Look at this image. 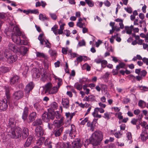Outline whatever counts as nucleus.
<instances>
[{"label": "nucleus", "instance_id": "obj_1", "mask_svg": "<svg viewBox=\"0 0 148 148\" xmlns=\"http://www.w3.org/2000/svg\"><path fill=\"white\" fill-rule=\"evenodd\" d=\"M12 31L14 33H12L11 38L14 42L19 45H27V43L26 40H21V39L20 36L21 35V32L18 26L16 25L13 27Z\"/></svg>", "mask_w": 148, "mask_h": 148}, {"label": "nucleus", "instance_id": "obj_2", "mask_svg": "<svg viewBox=\"0 0 148 148\" xmlns=\"http://www.w3.org/2000/svg\"><path fill=\"white\" fill-rule=\"evenodd\" d=\"M4 89L5 90L6 98H3L0 100V112L5 111L7 109L8 105L7 100L10 98V88L6 86H4Z\"/></svg>", "mask_w": 148, "mask_h": 148}, {"label": "nucleus", "instance_id": "obj_3", "mask_svg": "<svg viewBox=\"0 0 148 148\" xmlns=\"http://www.w3.org/2000/svg\"><path fill=\"white\" fill-rule=\"evenodd\" d=\"M92 137L91 140V143L93 145L97 146L99 145L102 140L103 135L101 131H96L92 134Z\"/></svg>", "mask_w": 148, "mask_h": 148}, {"label": "nucleus", "instance_id": "obj_4", "mask_svg": "<svg viewBox=\"0 0 148 148\" xmlns=\"http://www.w3.org/2000/svg\"><path fill=\"white\" fill-rule=\"evenodd\" d=\"M43 89L45 93H48L50 94H55L58 90L57 87H53L52 84L50 82H48L45 84Z\"/></svg>", "mask_w": 148, "mask_h": 148}, {"label": "nucleus", "instance_id": "obj_5", "mask_svg": "<svg viewBox=\"0 0 148 148\" xmlns=\"http://www.w3.org/2000/svg\"><path fill=\"white\" fill-rule=\"evenodd\" d=\"M4 56L7 59V61L9 63H12L15 62L17 59V56L16 55H11V52L8 49H5L4 52Z\"/></svg>", "mask_w": 148, "mask_h": 148}, {"label": "nucleus", "instance_id": "obj_6", "mask_svg": "<svg viewBox=\"0 0 148 148\" xmlns=\"http://www.w3.org/2000/svg\"><path fill=\"white\" fill-rule=\"evenodd\" d=\"M24 96L23 91L21 90L17 91L14 93L13 97L14 99V104L15 106L18 105L17 101L22 98Z\"/></svg>", "mask_w": 148, "mask_h": 148}, {"label": "nucleus", "instance_id": "obj_7", "mask_svg": "<svg viewBox=\"0 0 148 148\" xmlns=\"http://www.w3.org/2000/svg\"><path fill=\"white\" fill-rule=\"evenodd\" d=\"M55 118L54 113L48 111V112H45L42 115V120L44 121L48 122L50 119L53 120Z\"/></svg>", "mask_w": 148, "mask_h": 148}, {"label": "nucleus", "instance_id": "obj_8", "mask_svg": "<svg viewBox=\"0 0 148 148\" xmlns=\"http://www.w3.org/2000/svg\"><path fill=\"white\" fill-rule=\"evenodd\" d=\"M62 106L60 107L62 112V108L66 109H69L70 104L69 98H62Z\"/></svg>", "mask_w": 148, "mask_h": 148}, {"label": "nucleus", "instance_id": "obj_9", "mask_svg": "<svg viewBox=\"0 0 148 148\" xmlns=\"http://www.w3.org/2000/svg\"><path fill=\"white\" fill-rule=\"evenodd\" d=\"M43 34H40L39 36L38 39L40 41V43L42 45H45L44 47H46L50 48L51 47V44L49 42L48 40H45L44 39H42Z\"/></svg>", "mask_w": 148, "mask_h": 148}, {"label": "nucleus", "instance_id": "obj_10", "mask_svg": "<svg viewBox=\"0 0 148 148\" xmlns=\"http://www.w3.org/2000/svg\"><path fill=\"white\" fill-rule=\"evenodd\" d=\"M82 146L81 140L79 138H77L74 140L71 144L72 148H80Z\"/></svg>", "mask_w": 148, "mask_h": 148}, {"label": "nucleus", "instance_id": "obj_11", "mask_svg": "<svg viewBox=\"0 0 148 148\" xmlns=\"http://www.w3.org/2000/svg\"><path fill=\"white\" fill-rule=\"evenodd\" d=\"M15 128H8L7 130L8 131L7 134L10 137L13 138H17V137L19 136V134H18V135L16 136L15 135Z\"/></svg>", "mask_w": 148, "mask_h": 148}, {"label": "nucleus", "instance_id": "obj_12", "mask_svg": "<svg viewBox=\"0 0 148 148\" xmlns=\"http://www.w3.org/2000/svg\"><path fill=\"white\" fill-rule=\"evenodd\" d=\"M8 46L9 49H8L10 51L11 53L12 51L16 53L19 52V48L16 46L14 44L10 43L9 44Z\"/></svg>", "mask_w": 148, "mask_h": 148}, {"label": "nucleus", "instance_id": "obj_13", "mask_svg": "<svg viewBox=\"0 0 148 148\" xmlns=\"http://www.w3.org/2000/svg\"><path fill=\"white\" fill-rule=\"evenodd\" d=\"M57 148H71V145L69 143H58L56 145Z\"/></svg>", "mask_w": 148, "mask_h": 148}, {"label": "nucleus", "instance_id": "obj_14", "mask_svg": "<svg viewBox=\"0 0 148 148\" xmlns=\"http://www.w3.org/2000/svg\"><path fill=\"white\" fill-rule=\"evenodd\" d=\"M143 117V116L142 114H140L138 115V119L139 125H140L143 127L145 128V129H148V125L147 124V123L144 121H142Z\"/></svg>", "mask_w": 148, "mask_h": 148}, {"label": "nucleus", "instance_id": "obj_15", "mask_svg": "<svg viewBox=\"0 0 148 148\" xmlns=\"http://www.w3.org/2000/svg\"><path fill=\"white\" fill-rule=\"evenodd\" d=\"M76 131V129L75 126L73 125H71V128L70 130H68L66 133L69 134V136L71 138H73L75 137L74 133Z\"/></svg>", "mask_w": 148, "mask_h": 148}, {"label": "nucleus", "instance_id": "obj_16", "mask_svg": "<svg viewBox=\"0 0 148 148\" xmlns=\"http://www.w3.org/2000/svg\"><path fill=\"white\" fill-rule=\"evenodd\" d=\"M62 119L59 120H55L53 122V125L55 129L60 128L63 124V121Z\"/></svg>", "mask_w": 148, "mask_h": 148}, {"label": "nucleus", "instance_id": "obj_17", "mask_svg": "<svg viewBox=\"0 0 148 148\" xmlns=\"http://www.w3.org/2000/svg\"><path fill=\"white\" fill-rule=\"evenodd\" d=\"M35 131L36 136L38 137L42 136L44 134V131L41 126L36 127Z\"/></svg>", "mask_w": 148, "mask_h": 148}, {"label": "nucleus", "instance_id": "obj_18", "mask_svg": "<svg viewBox=\"0 0 148 148\" xmlns=\"http://www.w3.org/2000/svg\"><path fill=\"white\" fill-rule=\"evenodd\" d=\"M20 80V79L19 76L17 75H14L10 79V84L12 85H15L17 84Z\"/></svg>", "mask_w": 148, "mask_h": 148}, {"label": "nucleus", "instance_id": "obj_19", "mask_svg": "<svg viewBox=\"0 0 148 148\" xmlns=\"http://www.w3.org/2000/svg\"><path fill=\"white\" fill-rule=\"evenodd\" d=\"M34 86V85L32 82L29 83L26 85L25 90V92L26 93L28 94L32 90Z\"/></svg>", "mask_w": 148, "mask_h": 148}, {"label": "nucleus", "instance_id": "obj_20", "mask_svg": "<svg viewBox=\"0 0 148 148\" xmlns=\"http://www.w3.org/2000/svg\"><path fill=\"white\" fill-rule=\"evenodd\" d=\"M63 130V127H61L60 128L55 129L54 130L53 132L51 134V135L54 134L56 137H58L60 136L62 133V132Z\"/></svg>", "mask_w": 148, "mask_h": 148}, {"label": "nucleus", "instance_id": "obj_21", "mask_svg": "<svg viewBox=\"0 0 148 148\" xmlns=\"http://www.w3.org/2000/svg\"><path fill=\"white\" fill-rule=\"evenodd\" d=\"M58 108V106L57 103L55 102H53L50 104L49 108L48 109V111L53 112L54 111V110H56Z\"/></svg>", "mask_w": 148, "mask_h": 148}, {"label": "nucleus", "instance_id": "obj_22", "mask_svg": "<svg viewBox=\"0 0 148 148\" xmlns=\"http://www.w3.org/2000/svg\"><path fill=\"white\" fill-rule=\"evenodd\" d=\"M32 76L34 78H38L40 76V73L38 69L36 68H34L32 70Z\"/></svg>", "mask_w": 148, "mask_h": 148}, {"label": "nucleus", "instance_id": "obj_23", "mask_svg": "<svg viewBox=\"0 0 148 148\" xmlns=\"http://www.w3.org/2000/svg\"><path fill=\"white\" fill-rule=\"evenodd\" d=\"M95 100V97L94 96L91 95L88 96H86L83 99V101H86L88 102H92Z\"/></svg>", "mask_w": 148, "mask_h": 148}, {"label": "nucleus", "instance_id": "obj_24", "mask_svg": "<svg viewBox=\"0 0 148 148\" xmlns=\"http://www.w3.org/2000/svg\"><path fill=\"white\" fill-rule=\"evenodd\" d=\"M140 136L141 140L143 142H145L148 138V134L146 131L142 132Z\"/></svg>", "mask_w": 148, "mask_h": 148}, {"label": "nucleus", "instance_id": "obj_25", "mask_svg": "<svg viewBox=\"0 0 148 148\" xmlns=\"http://www.w3.org/2000/svg\"><path fill=\"white\" fill-rule=\"evenodd\" d=\"M29 132L28 129L26 127H24L23 130L22 136L23 138L25 139L29 136Z\"/></svg>", "mask_w": 148, "mask_h": 148}, {"label": "nucleus", "instance_id": "obj_26", "mask_svg": "<svg viewBox=\"0 0 148 148\" xmlns=\"http://www.w3.org/2000/svg\"><path fill=\"white\" fill-rule=\"evenodd\" d=\"M19 49L20 51L18 53H20H20L23 56H24L26 54L28 50V48L25 46L21 47Z\"/></svg>", "mask_w": 148, "mask_h": 148}, {"label": "nucleus", "instance_id": "obj_27", "mask_svg": "<svg viewBox=\"0 0 148 148\" xmlns=\"http://www.w3.org/2000/svg\"><path fill=\"white\" fill-rule=\"evenodd\" d=\"M16 123L14 118H10L9 120V122L8 125L10 127V128H14Z\"/></svg>", "mask_w": 148, "mask_h": 148}, {"label": "nucleus", "instance_id": "obj_28", "mask_svg": "<svg viewBox=\"0 0 148 148\" xmlns=\"http://www.w3.org/2000/svg\"><path fill=\"white\" fill-rule=\"evenodd\" d=\"M52 112L54 113L55 116L57 119L61 120L62 119V121H64V117L58 111L56 112L53 111Z\"/></svg>", "mask_w": 148, "mask_h": 148}, {"label": "nucleus", "instance_id": "obj_29", "mask_svg": "<svg viewBox=\"0 0 148 148\" xmlns=\"http://www.w3.org/2000/svg\"><path fill=\"white\" fill-rule=\"evenodd\" d=\"M36 116V113L35 112H32L29 115V123L31 122L34 121Z\"/></svg>", "mask_w": 148, "mask_h": 148}, {"label": "nucleus", "instance_id": "obj_30", "mask_svg": "<svg viewBox=\"0 0 148 148\" xmlns=\"http://www.w3.org/2000/svg\"><path fill=\"white\" fill-rule=\"evenodd\" d=\"M33 139L32 136H29L27 138L26 142H25L24 146L27 147L29 146L31 144L32 142Z\"/></svg>", "mask_w": 148, "mask_h": 148}, {"label": "nucleus", "instance_id": "obj_31", "mask_svg": "<svg viewBox=\"0 0 148 148\" xmlns=\"http://www.w3.org/2000/svg\"><path fill=\"white\" fill-rule=\"evenodd\" d=\"M45 138L43 137H41L36 142V143L37 145L36 146L38 147H41V146L43 144L44 141L45 140Z\"/></svg>", "mask_w": 148, "mask_h": 148}, {"label": "nucleus", "instance_id": "obj_32", "mask_svg": "<svg viewBox=\"0 0 148 148\" xmlns=\"http://www.w3.org/2000/svg\"><path fill=\"white\" fill-rule=\"evenodd\" d=\"M28 114V108L25 107L24 110L22 114V118L24 121H25L27 118Z\"/></svg>", "mask_w": 148, "mask_h": 148}, {"label": "nucleus", "instance_id": "obj_33", "mask_svg": "<svg viewBox=\"0 0 148 148\" xmlns=\"http://www.w3.org/2000/svg\"><path fill=\"white\" fill-rule=\"evenodd\" d=\"M75 112L71 113L70 112H66L65 115L66 116L67 119L70 120L73 117V116H75Z\"/></svg>", "mask_w": 148, "mask_h": 148}, {"label": "nucleus", "instance_id": "obj_34", "mask_svg": "<svg viewBox=\"0 0 148 148\" xmlns=\"http://www.w3.org/2000/svg\"><path fill=\"white\" fill-rule=\"evenodd\" d=\"M134 27L133 25H131L130 27L128 26H125V29L126 31V33L128 34H130L132 31V29Z\"/></svg>", "mask_w": 148, "mask_h": 148}, {"label": "nucleus", "instance_id": "obj_35", "mask_svg": "<svg viewBox=\"0 0 148 148\" xmlns=\"http://www.w3.org/2000/svg\"><path fill=\"white\" fill-rule=\"evenodd\" d=\"M9 70V68L5 66H2L0 67V71L4 73L8 72Z\"/></svg>", "mask_w": 148, "mask_h": 148}, {"label": "nucleus", "instance_id": "obj_36", "mask_svg": "<svg viewBox=\"0 0 148 148\" xmlns=\"http://www.w3.org/2000/svg\"><path fill=\"white\" fill-rule=\"evenodd\" d=\"M49 78L48 76L46 73H44L43 74L41 75L40 78L41 80L43 82L46 81Z\"/></svg>", "mask_w": 148, "mask_h": 148}, {"label": "nucleus", "instance_id": "obj_37", "mask_svg": "<svg viewBox=\"0 0 148 148\" xmlns=\"http://www.w3.org/2000/svg\"><path fill=\"white\" fill-rule=\"evenodd\" d=\"M42 123V120L40 119H37L35 121L33 122V125L34 126H36L37 125H41Z\"/></svg>", "mask_w": 148, "mask_h": 148}, {"label": "nucleus", "instance_id": "obj_38", "mask_svg": "<svg viewBox=\"0 0 148 148\" xmlns=\"http://www.w3.org/2000/svg\"><path fill=\"white\" fill-rule=\"evenodd\" d=\"M15 135H16L17 136V135H18V134H19V136H18L17 137V138H18L21 136V131L20 130V128H18L17 129L15 128Z\"/></svg>", "mask_w": 148, "mask_h": 148}, {"label": "nucleus", "instance_id": "obj_39", "mask_svg": "<svg viewBox=\"0 0 148 148\" xmlns=\"http://www.w3.org/2000/svg\"><path fill=\"white\" fill-rule=\"evenodd\" d=\"M49 53L51 56L54 58H55L57 56V53L55 50L50 49Z\"/></svg>", "mask_w": 148, "mask_h": 148}, {"label": "nucleus", "instance_id": "obj_40", "mask_svg": "<svg viewBox=\"0 0 148 148\" xmlns=\"http://www.w3.org/2000/svg\"><path fill=\"white\" fill-rule=\"evenodd\" d=\"M83 59V57L82 56H80L77 58L76 60L75 61V64L77 65L78 64L79 62H82Z\"/></svg>", "mask_w": 148, "mask_h": 148}, {"label": "nucleus", "instance_id": "obj_41", "mask_svg": "<svg viewBox=\"0 0 148 148\" xmlns=\"http://www.w3.org/2000/svg\"><path fill=\"white\" fill-rule=\"evenodd\" d=\"M138 105L141 108H145L146 105V103L143 101L140 100L138 102Z\"/></svg>", "mask_w": 148, "mask_h": 148}, {"label": "nucleus", "instance_id": "obj_42", "mask_svg": "<svg viewBox=\"0 0 148 148\" xmlns=\"http://www.w3.org/2000/svg\"><path fill=\"white\" fill-rule=\"evenodd\" d=\"M39 18L42 21H44L45 20H47L48 19V18L46 17L45 15H44L42 14H39Z\"/></svg>", "mask_w": 148, "mask_h": 148}, {"label": "nucleus", "instance_id": "obj_43", "mask_svg": "<svg viewBox=\"0 0 148 148\" xmlns=\"http://www.w3.org/2000/svg\"><path fill=\"white\" fill-rule=\"evenodd\" d=\"M85 1L90 7H92L94 6V3L91 0H85Z\"/></svg>", "mask_w": 148, "mask_h": 148}, {"label": "nucleus", "instance_id": "obj_44", "mask_svg": "<svg viewBox=\"0 0 148 148\" xmlns=\"http://www.w3.org/2000/svg\"><path fill=\"white\" fill-rule=\"evenodd\" d=\"M34 108L38 111L42 109L41 106L39 103L36 102L34 104Z\"/></svg>", "mask_w": 148, "mask_h": 148}, {"label": "nucleus", "instance_id": "obj_45", "mask_svg": "<svg viewBox=\"0 0 148 148\" xmlns=\"http://www.w3.org/2000/svg\"><path fill=\"white\" fill-rule=\"evenodd\" d=\"M90 66L87 64H85L82 67V69L83 70L86 69L87 71H89L90 70Z\"/></svg>", "mask_w": 148, "mask_h": 148}, {"label": "nucleus", "instance_id": "obj_46", "mask_svg": "<svg viewBox=\"0 0 148 148\" xmlns=\"http://www.w3.org/2000/svg\"><path fill=\"white\" fill-rule=\"evenodd\" d=\"M36 53L38 57L45 58L46 57V55L43 53L37 52Z\"/></svg>", "mask_w": 148, "mask_h": 148}, {"label": "nucleus", "instance_id": "obj_47", "mask_svg": "<svg viewBox=\"0 0 148 148\" xmlns=\"http://www.w3.org/2000/svg\"><path fill=\"white\" fill-rule=\"evenodd\" d=\"M71 121L70 120L66 119L64 123H63V124L64 126L65 127H69L71 123Z\"/></svg>", "mask_w": 148, "mask_h": 148}, {"label": "nucleus", "instance_id": "obj_48", "mask_svg": "<svg viewBox=\"0 0 148 148\" xmlns=\"http://www.w3.org/2000/svg\"><path fill=\"white\" fill-rule=\"evenodd\" d=\"M114 135L116 138H120L121 137L122 133L121 132L119 131H118L115 132Z\"/></svg>", "mask_w": 148, "mask_h": 148}, {"label": "nucleus", "instance_id": "obj_49", "mask_svg": "<svg viewBox=\"0 0 148 148\" xmlns=\"http://www.w3.org/2000/svg\"><path fill=\"white\" fill-rule=\"evenodd\" d=\"M75 87L77 89L80 90L82 89V84L76 83L75 84Z\"/></svg>", "mask_w": 148, "mask_h": 148}, {"label": "nucleus", "instance_id": "obj_50", "mask_svg": "<svg viewBox=\"0 0 148 148\" xmlns=\"http://www.w3.org/2000/svg\"><path fill=\"white\" fill-rule=\"evenodd\" d=\"M76 25L80 28H83L84 27H85V25L84 23H82V22H77Z\"/></svg>", "mask_w": 148, "mask_h": 148}, {"label": "nucleus", "instance_id": "obj_51", "mask_svg": "<svg viewBox=\"0 0 148 148\" xmlns=\"http://www.w3.org/2000/svg\"><path fill=\"white\" fill-rule=\"evenodd\" d=\"M118 34H116L115 35L112 36V37L114 38H116V40L118 42H119L121 40V39L120 37L118 36Z\"/></svg>", "mask_w": 148, "mask_h": 148}, {"label": "nucleus", "instance_id": "obj_52", "mask_svg": "<svg viewBox=\"0 0 148 148\" xmlns=\"http://www.w3.org/2000/svg\"><path fill=\"white\" fill-rule=\"evenodd\" d=\"M58 23L59 24V25H60V29L64 30V27L65 25V24L63 23L62 21H61V20L60 21L58 22Z\"/></svg>", "mask_w": 148, "mask_h": 148}, {"label": "nucleus", "instance_id": "obj_53", "mask_svg": "<svg viewBox=\"0 0 148 148\" xmlns=\"http://www.w3.org/2000/svg\"><path fill=\"white\" fill-rule=\"evenodd\" d=\"M49 15L53 19L56 20L57 18V16L56 14L54 13H49Z\"/></svg>", "mask_w": 148, "mask_h": 148}, {"label": "nucleus", "instance_id": "obj_54", "mask_svg": "<svg viewBox=\"0 0 148 148\" xmlns=\"http://www.w3.org/2000/svg\"><path fill=\"white\" fill-rule=\"evenodd\" d=\"M126 135L127 140H131L132 139L131 133L129 132H127L126 134Z\"/></svg>", "mask_w": 148, "mask_h": 148}, {"label": "nucleus", "instance_id": "obj_55", "mask_svg": "<svg viewBox=\"0 0 148 148\" xmlns=\"http://www.w3.org/2000/svg\"><path fill=\"white\" fill-rule=\"evenodd\" d=\"M147 72L146 71L144 70H143L141 71L139 75L142 77H145L146 75Z\"/></svg>", "mask_w": 148, "mask_h": 148}, {"label": "nucleus", "instance_id": "obj_56", "mask_svg": "<svg viewBox=\"0 0 148 148\" xmlns=\"http://www.w3.org/2000/svg\"><path fill=\"white\" fill-rule=\"evenodd\" d=\"M98 112H95L94 111L92 114L95 117L98 118H101V115L98 114Z\"/></svg>", "mask_w": 148, "mask_h": 148}, {"label": "nucleus", "instance_id": "obj_57", "mask_svg": "<svg viewBox=\"0 0 148 148\" xmlns=\"http://www.w3.org/2000/svg\"><path fill=\"white\" fill-rule=\"evenodd\" d=\"M95 111L98 112L99 111L100 113H103L104 112V110L102 108H96L95 109Z\"/></svg>", "mask_w": 148, "mask_h": 148}, {"label": "nucleus", "instance_id": "obj_58", "mask_svg": "<svg viewBox=\"0 0 148 148\" xmlns=\"http://www.w3.org/2000/svg\"><path fill=\"white\" fill-rule=\"evenodd\" d=\"M103 117L107 120H108L110 119V113L108 112H106L104 114V115L103 116Z\"/></svg>", "mask_w": 148, "mask_h": 148}, {"label": "nucleus", "instance_id": "obj_59", "mask_svg": "<svg viewBox=\"0 0 148 148\" xmlns=\"http://www.w3.org/2000/svg\"><path fill=\"white\" fill-rule=\"evenodd\" d=\"M122 113L121 112H119L116 114V115L119 120H121L123 119V116L122 115Z\"/></svg>", "mask_w": 148, "mask_h": 148}, {"label": "nucleus", "instance_id": "obj_60", "mask_svg": "<svg viewBox=\"0 0 148 148\" xmlns=\"http://www.w3.org/2000/svg\"><path fill=\"white\" fill-rule=\"evenodd\" d=\"M130 99L127 97H125L123 100V103L124 104H127L130 101Z\"/></svg>", "mask_w": 148, "mask_h": 148}, {"label": "nucleus", "instance_id": "obj_61", "mask_svg": "<svg viewBox=\"0 0 148 148\" xmlns=\"http://www.w3.org/2000/svg\"><path fill=\"white\" fill-rule=\"evenodd\" d=\"M88 80L87 78L86 77H83L82 78L79 79V82L82 84H84L86 82H87Z\"/></svg>", "mask_w": 148, "mask_h": 148}, {"label": "nucleus", "instance_id": "obj_62", "mask_svg": "<svg viewBox=\"0 0 148 148\" xmlns=\"http://www.w3.org/2000/svg\"><path fill=\"white\" fill-rule=\"evenodd\" d=\"M68 50V47L62 48V53L64 54H66Z\"/></svg>", "mask_w": 148, "mask_h": 148}, {"label": "nucleus", "instance_id": "obj_63", "mask_svg": "<svg viewBox=\"0 0 148 148\" xmlns=\"http://www.w3.org/2000/svg\"><path fill=\"white\" fill-rule=\"evenodd\" d=\"M101 67L103 68H104L105 66V65L107 64V61L105 60H101Z\"/></svg>", "mask_w": 148, "mask_h": 148}, {"label": "nucleus", "instance_id": "obj_64", "mask_svg": "<svg viewBox=\"0 0 148 148\" xmlns=\"http://www.w3.org/2000/svg\"><path fill=\"white\" fill-rule=\"evenodd\" d=\"M125 10L128 13L130 14H131L132 12V10L131 7H127V8H125Z\"/></svg>", "mask_w": 148, "mask_h": 148}]
</instances>
